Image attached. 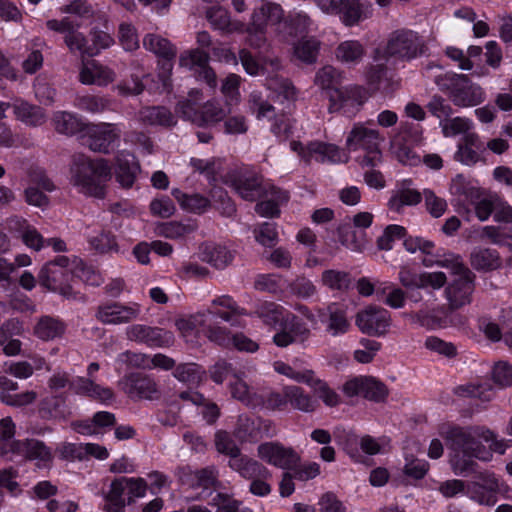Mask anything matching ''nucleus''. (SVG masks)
<instances>
[{
  "mask_svg": "<svg viewBox=\"0 0 512 512\" xmlns=\"http://www.w3.org/2000/svg\"><path fill=\"white\" fill-rule=\"evenodd\" d=\"M486 426L481 425H449L440 430L441 437L449 450L450 466L452 470L459 475L475 473L478 469L477 460L482 462L491 461V453L487 447L480 441H484Z\"/></svg>",
  "mask_w": 512,
  "mask_h": 512,
  "instance_id": "nucleus-1",
  "label": "nucleus"
},
{
  "mask_svg": "<svg viewBox=\"0 0 512 512\" xmlns=\"http://www.w3.org/2000/svg\"><path fill=\"white\" fill-rule=\"evenodd\" d=\"M70 182L89 196L104 198L105 185L112 177L107 159H91L84 154H76L70 166Z\"/></svg>",
  "mask_w": 512,
  "mask_h": 512,
  "instance_id": "nucleus-2",
  "label": "nucleus"
},
{
  "mask_svg": "<svg viewBox=\"0 0 512 512\" xmlns=\"http://www.w3.org/2000/svg\"><path fill=\"white\" fill-rule=\"evenodd\" d=\"M428 44L418 32L400 28L389 33L382 49V56L401 62H410L426 55Z\"/></svg>",
  "mask_w": 512,
  "mask_h": 512,
  "instance_id": "nucleus-3",
  "label": "nucleus"
},
{
  "mask_svg": "<svg viewBox=\"0 0 512 512\" xmlns=\"http://www.w3.org/2000/svg\"><path fill=\"white\" fill-rule=\"evenodd\" d=\"M384 136L376 129L366 127L363 123H355L346 138V147L350 151L363 150L364 156L359 159L362 168H374L382 162L381 144Z\"/></svg>",
  "mask_w": 512,
  "mask_h": 512,
  "instance_id": "nucleus-4",
  "label": "nucleus"
},
{
  "mask_svg": "<svg viewBox=\"0 0 512 512\" xmlns=\"http://www.w3.org/2000/svg\"><path fill=\"white\" fill-rule=\"evenodd\" d=\"M436 84L455 106L472 107L483 101L482 88L465 74L447 73L438 76Z\"/></svg>",
  "mask_w": 512,
  "mask_h": 512,
  "instance_id": "nucleus-5",
  "label": "nucleus"
},
{
  "mask_svg": "<svg viewBox=\"0 0 512 512\" xmlns=\"http://www.w3.org/2000/svg\"><path fill=\"white\" fill-rule=\"evenodd\" d=\"M80 139L91 151L106 155L120 143L121 130L113 123H88Z\"/></svg>",
  "mask_w": 512,
  "mask_h": 512,
  "instance_id": "nucleus-6",
  "label": "nucleus"
},
{
  "mask_svg": "<svg viewBox=\"0 0 512 512\" xmlns=\"http://www.w3.org/2000/svg\"><path fill=\"white\" fill-rule=\"evenodd\" d=\"M509 491L507 484L501 482L495 473L487 470L479 472L467 487L470 499L485 506H494L498 501L497 496H506Z\"/></svg>",
  "mask_w": 512,
  "mask_h": 512,
  "instance_id": "nucleus-7",
  "label": "nucleus"
},
{
  "mask_svg": "<svg viewBox=\"0 0 512 512\" xmlns=\"http://www.w3.org/2000/svg\"><path fill=\"white\" fill-rule=\"evenodd\" d=\"M70 260L66 256H57L54 260L46 263L38 274L39 283L47 289L59 292L69 298L72 296V287L69 281L72 279L71 272L67 269Z\"/></svg>",
  "mask_w": 512,
  "mask_h": 512,
  "instance_id": "nucleus-8",
  "label": "nucleus"
},
{
  "mask_svg": "<svg viewBox=\"0 0 512 512\" xmlns=\"http://www.w3.org/2000/svg\"><path fill=\"white\" fill-rule=\"evenodd\" d=\"M233 435L240 443H257L265 437L275 436L276 429L271 420L241 414L237 418Z\"/></svg>",
  "mask_w": 512,
  "mask_h": 512,
  "instance_id": "nucleus-9",
  "label": "nucleus"
},
{
  "mask_svg": "<svg viewBox=\"0 0 512 512\" xmlns=\"http://www.w3.org/2000/svg\"><path fill=\"white\" fill-rule=\"evenodd\" d=\"M225 183L246 201L253 202L268 196V186L264 185L262 176L254 172L244 171L228 174L225 176Z\"/></svg>",
  "mask_w": 512,
  "mask_h": 512,
  "instance_id": "nucleus-10",
  "label": "nucleus"
},
{
  "mask_svg": "<svg viewBox=\"0 0 512 512\" xmlns=\"http://www.w3.org/2000/svg\"><path fill=\"white\" fill-rule=\"evenodd\" d=\"M46 27L51 31L63 34L64 43L71 53L79 52L81 56H86L89 46L86 36L79 31L81 23L70 17H64L60 20H48Z\"/></svg>",
  "mask_w": 512,
  "mask_h": 512,
  "instance_id": "nucleus-11",
  "label": "nucleus"
},
{
  "mask_svg": "<svg viewBox=\"0 0 512 512\" xmlns=\"http://www.w3.org/2000/svg\"><path fill=\"white\" fill-rule=\"evenodd\" d=\"M257 455L270 465L291 470L300 463V455L292 448L279 442H265L258 446Z\"/></svg>",
  "mask_w": 512,
  "mask_h": 512,
  "instance_id": "nucleus-12",
  "label": "nucleus"
},
{
  "mask_svg": "<svg viewBox=\"0 0 512 512\" xmlns=\"http://www.w3.org/2000/svg\"><path fill=\"white\" fill-rule=\"evenodd\" d=\"M391 321L390 312L377 306H369L358 312L356 316V325L369 336L385 335L389 330Z\"/></svg>",
  "mask_w": 512,
  "mask_h": 512,
  "instance_id": "nucleus-13",
  "label": "nucleus"
},
{
  "mask_svg": "<svg viewBox=\"0 0 512 512\" xmlns=\"http://www.w3.org/2000/svg\"><path fill=\"white\" fill-rule=\"evenodd\" d=\"M343 391L349 397L361 395L374 402H383L388 396L386 385L372 376H359L347 381Z\"/></svg>",
  "mask_w": 512,
  "mask_h": 512,
  "instance_id": "nucleus-14",
  "label": "nucleus"
},
{
  "mask_svg": "<svg viewBox=\"0 0 512 512\" xmlns=\"http://www.w3.org/2000/svg\"><path fill=\"white\" fill-rule=\"evenodd\" d=\"M128 340L145 344L149 347L168 348L174 343V336L170 331L143 324H133L126 329Z\"/></svg>",
  "mask_w": 512,
  "mask_h": 512,
  "instance_id": "nucleus-15",
  "label": "nucleus"
},
{
  "mask_svg": "<svg viewBox=\"0 0 512 512\" xmlns=\"http://www.w3.org/2000/svg\"><path fill=\"white\" fill-rule=\"evenodd\" d=\"M139 314L138 304L126 306L119 302H106L97 307L95 318L104 325H120L137 319Z\"/></svg>",
  "mask_w": 512,
  "mask_h": 512,
  "instance_id": "nucleus-16",
  "label": "nucleus"
},
{
  "mask_svg": "<svg viewBox=\"0 0 512 512\" xmlns=\"http://www.w3.org/2000/svg\"><path fill=\"white\" fill-rule=\"evenodd\" d=\"M475 275L472 271L468 274H462L446 287L445 294L448 301V309L450 311L460 309L470 304L472 293L474 291Z\"/></svg>",
  "mask_w": 512,
  "mask_h": 512,
  "instance_id": "nucleus-17",
  "label": "nucleus"
},
{
  "mask_svg": "<svg viewBox=\"0 0 512 512\" xmlns=\"http://www.w3.org/2000/svg\"><path fill=\"white\" fill-rule=\"evenodd\" d=\"M15 456H22L30 461L36 460L39 467H49L53 460L51 449L44 442L33 438L15 442L11 460Z\"/></svg>",
  "mask_w": 512,
  "mask_h": 512,
  "instance_id": "nucleus-18",
  "label": "nucleus"
},
{
  "mask_svg": "<svg viewBox=\"0 0 512 512\" xmlns=\"http://www.w3.org/2000/svg\"><path fill=\"white\" fill-rule=\"evenodd\" d=\"M311 335L307 325L296 315L290 314L285 318L282 331L276 333L273 342L278 347H287L292 343H304Z\"/></svg>",
  "mask_w": 512,
  "mask_h": 512,
  "instance_id": "nucleus-19",
  "label": "nucleus"
},
{
  "mask_svg": "<svg viewBox=\"0 0 512 512\" xmlns=\"http://www.w3.org/2000/svg\"><path fill=\"white\" fill-rule=\"evenodd\" d=\"M124 392L131 398L153 400L159 397L156 381L145 374L132 373L122 381Z\"/></svg>",
  "mask_w": 512,
  "mask_h": 512,
  "instance_id": "nucleus-20",
  "label": "nucleus"
},
{
  "mask_svg": "<svg viewBox=\"0 0 512 512\" xmlns=\"http://www.w3.org/2000/svg\"><path fill=\"white\" fill-rule=\"evenodd\" d=\"M412 124H405L402 126L400 133L395 139L397 147L396 156L398 160L405 164L414 166L420 163V157L412 149V144L418 143L421 140V132L415 129L412 132Z\"/></svg>",
  "mask_w": 512,
  "mask_h": 512,
  "instance_id": "nucleus-21",
  "label": "nucleus"
},
{
  "mask_svg": "<svg viewBox=\"0 0 512 512\" xmlns=\"http://www.w3.org/2000/svg\"><path fill=\"white\" fill-rule=\"evenodd\" d=\"M322 11L331 14H341L343 23L352 26L363 16V6L358 0H322Z\"/></svg>",
  "mask_w": 512,
  "mask_h": 512,
  "instance_id": "nucleus-22",
  "label": "nucleus"
},
{
  "mask_svg": "<svg viewBox=\"0 0 512 512\" xmlns=\"http://www.w3.org/2000/svg\"><path fill=\"white\" fill-rule=\"evenodd\" d=\"M115 177L123 188H131L140 171V165L136 157L123 150L119 151L114 158Z\"/></svg>",
  "mask_w": 512,
  "mask_h": 512,
  "instance_id": "nucleus-23",
  "label": "nucleus"
},
{
  "mask_svg": "<svg viewBox=\"0 0 512 512\" xmlns=\"http://www.w3.org/2000/svg\"><path fill=\"white\" fill-rule=\"evenodd\" d=\"M115 79L116 73L111 68L95 60L84 64L79 73V80L85 85L107 86Z\"/></svg>",
  "mask_w": 512,
  "mask_h": 512,
  "instance_id": "nucleus-24",
  "label": "nucleus"
},
{
  "mask_svg": "<svg viewBox=\"0 0 512 512\" xmlns=\"http://www.w3.org/2000/svg\"><path fill=\"white\" fill-rule=\"evenodd\" d=\"M10 108L13 109L16 120L29 127H38L47 121V115L43 108L23 99H15L10 104Z\"/></svg>",
  "mask_w": 512,
  "mask_h": 512,
  "instance_id": "nucleus-25",
  "label": "nucleus"
},
{
  "mask_svg": "<svg viewBox=\"0 0 512 512\" xmlns=\"http://www.w3.org/2000/svg\"><path fill=\"white\" fill-rule=\"evenodd\" d=\"M143 46L146 50L154 53L157 57L165 60L163 69L166 72H171V61L176 57V47L166 38L158 34H147L143 38Z\"/></svg>",
  "mask_w": 512,
  "mask_h": 512,
  "instance_id": "nucleus-26",
  "label": "nucleus"
},
{
  "mask_svg": "<svg viewBox=\"0 0 512 512\" xmlns=\"http://www.w3.org/2000/svg\"><path fill=\"white\" fill-rule=\"evenodd\" d=\"M411 180L403 181L393 192L388 201L391 211L401 213L404 206H414L421 202L422 193L410 187Z\"/></svg>",
  "mask_w": 512,
  "mask_h": 512,
  "instance_id": "nucleus-27",
  "label": "nucleus"
},
{
  "mask_svg": "<svg viewBox=\"0 0 512 512\" xmlns=\"http://www.w3.org/2000/svg\"><path fill=\"white\" fill-rule=\"evenodd\" d=\"M229 466L245 479L252 480L259 477H271V472L259 461L246 455L237 456L229 460Z\"/></svg>",
  "mask_w": 512,
  "mask_h": 512,
  "instance_id": "nucleus-28",
  "label": "nucleus"
},
{
  "mask_svg": "<svg viewBox=\"0 0 512 512\" xmlns=\"http://www.w3.org/2000/svg\"><path fill=\"white\" fill-rule=\"evenodd\" d=\"M52 124L56 132L73 136L84 134L88 123L82 121L76 114L67 111H57L53 114Z\"/></svg>",
  "mask_w": 512,
  "mask_h": 512,
  "instance_id": "nucleus-29",
  "label": "nucleus"
},
{
  "mask_svg": "<svg viewBox=\"0 0 512 512\" xmlns=\"http://www.w3.org/2000/svg\"><path fill=\"white\" fill-rule=\"evenodd\" d=\"M18 389V384L6 376H0V399L3 403L10 406H24L32 403L37 394L34 391L12 394V391Z\"/></svg>",
  "mask_w": 512,
  "mask_h": 512,
  "instance_id": "nucleus-30",
  "label": "nucleus"
},
{
  "mask_svg": "<svg viewBox=\"0 0 512 512\" xmlns=\"http://www.w3.org/2000/svg\"><path fill=\"white\" fill-rule=\"evenodd\" d=\"M318 312L320 317L328 316L326 330L332 336L343 335L349 330L350 323L347 318L346 310L338 304L331 303L327 306L326 312L323 309H320Z\"/></svg>",
  "mask_w": 512,
  "mask_h": 512,
  "instance_id": "nucleus-31",
  "label": "nucleus"
},
{
  "mask_svg": "<svg viewBox=\"0 0 512 512\" xmlns=\"http://www.w3.org/2000/svg\"><path fill=\"white\" fill-rule=\"evenodd\" d=\"M201 259L217 269H224L234 259V253L225 246L214 243H203L200 246Z\"/></svg>",
  "mask_w": 512,
  "mask_h": 512,
  "instance_id": "nucleus-32",
  "label": "nucleus"
},
{
  "mask_svg": "<svg viewBox=\"0 0 512 512\" xmlns=\"http://www.w3.org/2000/svg\"><path fill=\"white\" fill-rule=\"evenodd\" d=\"M287 405L304 413H312L318 407V402L303 388L296 385L285 386Z\"/></svg>",
  "mask_w": 512,
  "mask_h": 512,
  "instance_id": "nucleus-33",
  "label": "nucleus"
},
{
  "mask_svg": "<svg viewBox=\"0 0 512 512\" xmlns=\"http://www.w3.org/2000/svg\"><path fill=\"white\" fill-rule=\"evenodd\" d=\"M71 389L75 393L85 395L102 402L110 401L114 397V393L110 388L102 387L94 382L92 378L79 377L71 384Z\"/></svg>",
  "mask_w": 512,
  "mask_h": 512,
  "instance_id": "nucleus-34",
  "label": "nucleus"
},
{
  "mask_svg": "<svg viewBox=\"0 0 512 512\" xmlns=\"http://www.w3.org/2000/svg\"><path fill=\"white\" fill-rule=\"evenodd\" d=\"M127 494V477H119L114 479L110 484V489L105 495L106 512H124L127 500L124 498Z\"/></svg>",
  "mask_w": 512,
  "mask_h": 512,
  "instance_id": "nucleus-35",
  "label": "nucleus"
},
{
  "mask_svg": "<svg viewBox=\"0 0 512 512\" xmlns=\"http://www.w3.org/2000/svg\"><path fill=\"white\" fill-rule=\"evenodd\" d=\"M34 335L41 340L50 341L60 338L66 331V324L52 316H41L34 326Z\"/></svg>",
  "mask_w": 512,
  "mask_h": 512,
  "instance_id": "nucleus-36",
  "label": "nucleus"
},
{
  "mask_svg": "<svg viewBox=\"0 0 512 512\" xmlns=\"http://www.w3.org/2000/svg\"><path fill=\"white\" fill-rule=\"evenodd\" d=\"M139 120L148 125L172 127L177 120L171 111L164 106L144 107L139 111Z\"/></svg>",
  "mask_w": 512,
  "mask_h": 512,
  "instance_id": "nucleus-37",
  "label": "nucleus"
},
{
  "mask_svg": "<svg viewBox=\"0 0 512 512\" xmlns=\"http://www.w3.org/2000/svg\"><path fill=\"white\" fill-rule=\"evenodd\" d=\"M206 17L214 29L225 33L244 32V24L232 22L228 11L221 7L209 8Z\"/></svg>",
  "mask_w": 512,
  "mask_h": 512,
  "instance_id": "nucleus-38",
  "label": "nucleus"
},
{
  "mask_svg": "<svg viewBox=\"0 0 512 512\" xmlns=\"http://www.w3.org/2000/svg\"><path fill=\"white\" fill-rule=\"evenodd\" d=\"M268 196L270 198L256 204L255 211L262 217H276L280 214L279 204L286 202L289 198L286 191H282L275 186H268Z\"/></svg>",
  "mask_w": 512,
  "mask_h": 512,
  "instance_id": "nucleus-39",
  "label": "nucleus"
},
{
  "mask_svg": "<svg viewBox=\"0 0 512 512\" xmlns=\"http://www.w3.org/2000/svg\"><path fill=\"white\" fill-rule=\"evenodd\" d=\"M337 232L340 243L350 250L361 252L367 244L366 233L349 222L339 225Z\"/></svg>",
  "mask_w": 512,
  "mask_h": 512,
  "instance_id": "nucleus-40",
  "label": "nucleus"
},
{
  "mask_svg": "<svg viewBox=\"0 0 512 512\" xmlns=\"http://www.w3.org/2000/svg\"><path fill=\"white\" fill-rule=\"evenodd\" d=\"M266 86L278 97H282L289 103H294L298 97V90L293 82L285 77L274 75L266 80Z\"/></svg>",
  "mask_w": 512,
  "mask_h": 512,
  "instance_id": "nucleus-41",
  "label": "nucleus"
},
{
  "mask_svg": "<svg viewBox=\"0 0 512 512\" xmlns=\"http://www.w3.org/2000/svg\"><path fill=\"white\" fill-rule=\"evenodd\" d=\"M251 19L267 28V24H278L284 19V10L281 5L273 2H267L258 9L254 10Z\"/></svg>",
  "mask_w": 512,
  "mask_h": 512,
  "instance_id": "nucleus-42",
  "label": "nucleus"
},
{
  "mask_svg": "<svg viewBox=\"0 0 512 512\" xmlns=\"http://www.w3.org/2000/svg\"><path fill=\"white\" fill-rule=\"evenodd\" d=\"M470 261L472 267L476 270H495L501 265L498 253L495 250L486 248L474 250L471 253Z\"/></svg>",
  "mask_w": 512,
  "mask_h": 512,
  "instance_id": "nucleus-43",
  "label": "nucleus"
},
{
  "mask_svg": "<svg viewBox=\"0 0 512 512\" xmlns=\"http://www.w3.org/2000/svg\"><path fill=\"white\" fill-rule=\"evenodd\" d=\"M172 195L183 209L190 212L202 213L210 206L209 199L200 194L188 195L176 188L172 190Z\"/></svg>",
  "mask_w": 512,
  "mask_h": 512,
  "instance_id": "nucleus-44",
  "label": "nucleus"
},
{
  "mask_svg": "<svg viewBox=\"0 0 512 512\" xmlns=\"http://www.w3.org/2000/svg\"><path fill=\"white\" fill-rule=\"evenodd\" d=\"M15 430L16 427L11 417L0 420V455L9 460H11L14 444L18 441L14 439Z\"/></svg>",
  "mask_w": 512,
  "mask_h": 512,
  "instance_id": "nucleus-45",
  "label": "nucleus"
},
{
  "mask_svg": "<svg viewBox=\"0 0 512 512\" xmlns=\"http://www.w3.org/2000/svg\"><path fill=\"white\" fill-rule=\"evenodd\" d=\"M320 49V41L315 38L300 40L294 46V55L297 59L306 64H314Z\"/></svg>",
  "mask_w": 512,
  "mask_h": 512,
  "instance_id": "nucleus-46",
  "label": "nucleus"
},
{
  "mask_svg": "<svg viewBox=\"0 0 512 512\" xmlns=\"http://www.w3.org/2000/svg\"><path fill=\"white\" fill-rule=\"evenodd\" d=\"M308 152L309 155L316 154V160L319 162H324L327 160L336 163L342 160L340 149L333 144H327L324 142H311L308 144Z\"/></svg>",
  "mask_w": 512,
  "mask_h": 512,
  "instance_id": "nucleus-47",
  "label": "nucleus"
},
{
  "mask_svg": "<svg viewBox=\"0 0 512 512\" xmlns=\"http://www.w3.org/2000/svg\"><path fill=\"white\" fill-rule=\"evenodd\" d=\"M200 325L204 326V334L211 341L223 347H230L232 336L230 331L225 327L208 324L206 317H200Z\"/></svg>",
  "mask_w": 512,
  "mask_h": 512,
  "instance_id": "nucleus-48",
  "label": "nucleus"
},
{
  "mask_svg": "<svg viewBox=\"0 0 512 512\" xmlns=\"http://www.w3.org/2000/svg\"><path fill=\"white\" fill-rule=\"evenodd\" d=\"M39 411L43 418H64L67 414L65 400L60 396H48L41 401Z\"/></svg>",
  "mask_w": 512,
  "mask_h": 512,
  "instance_id": "nucleus-49",
  "label": "nucleus"
},
{
  "mask_svg": "<svg viewBox=\"0 0 512 512\" xmlns=\"http://www.w3.org/2000/svg\"><path fill=\"white\" fill-rule=\"evenodd\" d=\"M342 73L333 66L327 65L318 70L315 75V84L322 89L332 92L340 85Z\"/></svg>",
  "mask_w": 512,
  "mask_h": 512,
  "instance_id": "nucleus-50",
  "label": "nucleus"
},
{
  "mask_svg": "<svg viewBox=\"0 0 512 512\" xmlns=\"http://www.w3.org/2000/svg\"><path fill=\"white\" fill-rule=\"evenodd\" d=\"M364 55V48L358 41L349 40L341 43L336 49V57L341 62L356 63Z\"/></svg>",
  "mask_w": 512,
  "mask_h": 512,
  "instance_id": "nucleus-51",
  "label": "nucleus"
},
{
  "mask_svg": "<svg viewBox=\"0 0 512 512\" xmlns=\"http://www.w3.org/2000/svg\"><path fill=\"white\" fill-rule=\"evenodd\" d=\"M110 101L102 96L97 95H82L77 96L74 105L89 113H101L109 107Z\"/></svg>",
  "mask_w": 512,
  "mask_h": 512,
  "instance_id": "nucleus-52",
  "label": "nucleus"
},
{
  "mask_svg": "<svg viewBox=\"0 0 512 512\" xmlns=\"http://www.w3.org/2000/svg\"><path fill=\"white\" fill-rule=\"evenodd\" d=\"M248 104L251 112L258 120L263 118L271 119L275 116V108L258 92L249 95Z\"/></svg>",
  "mask_w": 512,
  "mask_h": 512,
  "instance_id": "nucleus-53",
  "label": "nucleus"
},
{
  "mask_svg": "<svg viewBox=\"0 0 512 512\" xmlns=\"http://www.w3.org/2000/svg\"><path fill=\"white\" fill-rule=\"evenodd\" d=\"M321 281L332 290H347L351 283L349 273L334 269L325 270L321 275Z\"/></svg>",
  "mask_w": 512,
  "mask_h": 512,
  "instance_id": "nucleus-54",
  "label": "nucleus"
},
{
  "mask_svg": "<svg viewBox=\"0 0 512 512\" xmlns=\"http://www.w3.org/2000/svg\"><path fill=\"white\" fill-rule=\"evenodd\" d=\"M203 373L199 365L195 363H185L178 365L173 375L183 383L197 385L201 382Z\"/></svg>",
  "mask_w": 512,
  "mask_h": 512,
  "instance_id": "nucleus-55",
  "label": "nucleus"
},
{
  "mask_svg": "<svg viewBox=\"0 0 512 512\" xmlns=\"http://www.w3.org/2000/svg\"><path fill=\"white\" fill-rule=\"evenodd\" d=\"M407 234L406 228L401 225H388L382 235L377 238L376 245L379 250L389 251L393 248L396 239H403Z\"/></svg>",
  "mask_w": 512,
  "mask_h": 512,
  "instance_id": "nucleus-56",
  "label": "nucleus"
},
{
  "mask_svg": "<svg viewBox=\"0 0 512 512\" xmlns=\"http://www.w3.org/2000/svg\"><path fill=\"white\" fill-rule=\"evenodd\" d=\"M283 310L282 306L274 302H264L258 307L256 313L267 325L275 326L279 323L283 325L285 321Z\"/></svg>",
  "mask_w": 512,
  "mask_h": 512,
  "instance_id": "nucleus-57",
  "label": "nucleus"
},
{
  "mask_svg": "<svg viewBox=\"0 0 512 512\" xmlns=\"http://www.w3.org/2000/svg\"><path fill=\"white\" fill-rule=\"evenodd\" d=\"M209 54L200 49H191L183 52L179 57L182 67L194 69L195 72L208 65Z\"/></svg>",
  "mask_w": 512,
  "mask_h": 512,
  "instance_id": "nucleus-58",
  "label": "nucleus"
},
{
  "mask_svg": "<svg viewBox=\"0 0 512 512\" xmlns=\"http://www.w3.org/2000/svg\"><path fill=\"white\" fill-rule=\"evenodd\" d=\"M214 442L216 450L221 454L228 455L230 459L240 456V448L236 445L235 441L227 431H217L215 433Z\"/></svg>",
  "mask_w": 512,
  "mask_h": 512,
  "instance_id": "nucleus-59",
  "label": "nucleus"
},
{
  "mask_svg": "<svg viewBox=\"0 0 512 512\" xmlns=\"http://www.w3.org/2000/svg\"><path fill=\"white\" fill-rule=\"evenodd\" d=\"M60 12L74 15L82 20H89L95 16V10L88 0H72L69 4L60 7Z\"/></svg>",
  "mask_w": 512,
  "mask_h": 512,
  "instance_id": "nucleus-60",
  "label": "nucleus"
},
{
  "mask_svg": "<svg viewBox=\"0 0 512 512\" xmlns=\"http://www.w3.org/2000/svg\"><path fill=\"white\" fill-rule=\"evenodd\" d=\"M92 44L88 45L89 49L86 51V56L93 57L100 53L102 49L109 48L114 44V39L105 31L93 28L90 31Z\"/></svg>",
  "mask_w": 512,
  "mask_h": 512,
  "instance_id": "nucleus-61",
  "label": "nucleus"
},
{
  "mask_svg": "<svg viewBox=\"0 0 512 512\" xmlns=\"http://www.w3.org/2000/svg\"><path fill=\"white\" fill-rule=\"evenodd\" d=\"M197 229L195 224H183L172 221L164 223L159 227V234L170 239L181 238L185 235L193 233Z\"/></svg>",
  "mask_w": 512,
  "mask_h": 512,
  "instance_id": "nucleus-62",
  "label": "nucleus"
},
{
  "mask_svg": "<svg viewBox=\"0 0 512 512\" xmlns=\"http://www.w3.org/2000/svg\"><path fill=\"white\" fill-rule=\"evenodd\" d=\"M359 345L361 348L354 351V359L362 364L372 362L376 353L381 348V343L367 338H362L359 341Z\"/></svg>",
  "mask_w": 512,
  "mask_h": 512,
  "instance_id": "nucleus-63",
  "label": "nucleus"
},
{
  "mask_svg": "<svg viewBox=\"0 0 512 512\" xmlns=\"http://www.w3.org/2000/svg\"><path fill=\"white\" fill-rule=\"evenodd\" d=\"M258 22L251 19L250 23L247 27H244V31L248 34L247 43L250 47L254 49H262L265 47L267 39H266V28L264 25H257Z\"/></svg>",
  "mask_w": 512,
  "mask_h": 512,
  "instance_id": "nucleus-64",
  "label": "nucleus"
}]
</instances>
